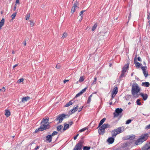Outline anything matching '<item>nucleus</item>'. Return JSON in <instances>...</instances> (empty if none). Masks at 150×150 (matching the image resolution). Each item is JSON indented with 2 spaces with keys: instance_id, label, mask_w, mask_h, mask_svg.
I'll return each instance as SVG.
<instances>
[{
  "instance_id": "57",
  "label": "nucleus",
  "mask_w": 150,
  "mask_h": 150,
  "mask_svg": "<svg viewBox=\"0 0 150 150\" xmlns=\"http://www.w3.org/2000/svg\"><path fill=\"white\" fill-rule=\"evenodd\" d=\"M69 123L70 125H71L73 124V122L72 121H71L69 122Z\"/></svg>"
},
{
  "instance_id": "31",
  "label": "nucleus",
  "mask_w": 150,
  "mask_h": 150,
  "mask_svg": "<svg viewBox=\"0 0 150 150\" xmlns=\"http://www.w3.org/2000/svg\"><path fill=\"white\" fill-rule=\"evenodd\" d=\"M91 148L90 146H84L83 147V150H89Z\"/></svg>"
},
{
  "instance_id": "17",
  "label": "nucleus",
  "mask_w": 150,
  "mask_h": 150,
  "mask_svg": "<svg viewBox=\"0 0 150 150\" xmlns=\"http://www.w3.org/2000/svg\"><path fill=\"white\" fill-rule=\"evenodd\" d=\"M79 109L78 106H77L76 107H74L73 109H71V113L70 114H72L73 113H74L76 111L78 110Z\"/></svg>"
},
{
  "instance_id": "8",
  "label": "nucleus",
  "mask_w": 150,
  "mask_h": 150,
  "mask_svg": "<svg viewBox=\"0 0 150 150\" xmlns=\"http://www.w3.org/2000/svg\"><path fill=\"white\" fill-rule=\"evenodd\" d=\"M123 109L121 108H117L115 110V112L113 113L114 117H116L118 116L120 118L123 115L122 112Z\"/></svg>"
},
{
  "instance_id": "64",
  "label": "nucleus",
  "mask_w": 150,
  "mask_h": 150,
  "mask_svg": "<svg viewBox=\"0 0 150 150\" xmlns=\"http://www.w3.org/2000/svg\"><path fill=\"white\" fill-rule=\"evenodd\" d=\"M134 72H132L131 74V76H132L133 75V74H134Z\"/></svg>"
},
{
  "instance_id": "16",
  "label": "nucleus",
  "mask_w": 150,
  "mask_h": 150,
  "mask_svg": "<svg viewBox=\"0 0 150 150\" xmlns=\"http://www.w3.org/2000/svg\"><path fill=\"white\" fill-rule=\"evenodd\" d=\"M114 130L116 133H117V134L122 132V131L121 129V127H118L116 129H114Z\"/></svg>"
},
{
  "instance_id": "54",
  "label": "nucleus",
  "mask_w": 150,
  "mask_h": 150,
  "mask_svg": "<svg viewBox=\"0 0 150 150\" xmlns=\"http://www.w3.org/2000/svg\"><path fill=\"white\" fill-rule=\"evenodd\" d=\"M16 4H20L19 1V0H16Z\"/></svg>"
},
{
  "instance_id": "50",
  "label": "nucleus",
  "mask_w": 150,
  "mask_h": 150,
  "mask_svg": "<svg viewBox=\"0 0 150 150\" xmlns=\"http://www.w3.org/2000/svg\"><path fill=\"white\" fill-rule=\"evenodd\" d=\"M83 107V106H82L81 107H80L79 108V111H78L79 112H80L82 110Z\"/></svg>"
},
{
  "instance_id": "35",
  "label": "nucleus",
  "mask_w": 150,
  "mask_h": 150,
  "mask_svg": "<svg viewBox=\"0 0 150 150\" xmlns=\"http://www.w3.org/2000/svg\"><path fill=\"white\" fill-rule=\"evenodd\" d=\"M135 66L137 68H139L141 66V64L139 62H137L135 64Z\"/></svg>"
},
{
  "instance_id": "34",
  "label": "nucleus",
  "mask_w": 150,
  "mask_h": 150,
  "mask_svg": "<svg viewBox=\"0 0 150 150\" xmlns=\"http://www.w3.org/2000/svg\"><path fill=\"white\" fill-rule=\"evenodd\" d=\"M84 78H83V77L81 76L80 77L79 81V82L81 83L83 82L84 81Z\"/></svg>"
},
{
  "instance_id": "24",
  "label": "nucleus",
  "mask_w": 150,
  "mask_h": 150,
  "mask_svg": "<svg viewBox=\"0 0 150 150\" xmlns=\"http://www.w3.org/2000/svg\"><path fill=\"white\" fill-rule=\"evenodd\" d=\"M69 128V124H64V126L63 129V132L67 129Z\"/></svg>"
},
{
  "instance_id": "20",
  "label": "nucleus",
  "mask_w": 150,
  "mask_h": 150,
  "mask_svg": "<svg viewBox=\"0 0 150 150\" xmlns=\"http://www.w3.org/2000/svg\"><path fill=\"white\" fill-rule=\"evenodd\" d=\"M30 97L29 96H26L23 97L21 100V101L23 102H25L29 99Z\"/></svg>"
},
{
  "instance_id": "32",
  "label": "nucleus",
  "mask_w": 150,
  "mask_h": 150,
  "mask_svg": "<svg viewBox=\"0 0 150 150\" xmlns=\"http://www.w3.org/2000/svg\"><path fill=\"white\" fill-rule=\"evenodd\" d=\"M58 133V132L57 131H54L52 134H50V135H51V137H52L54 136L55 135H56Z\"/></svg>"
},
{
  "instance_id": "52",
  "label": "nucleus",
  "mask_w": 150,
  "mask_h": 150,
  "mask_svg": "<svg viewBox=\"0 0 150 150\" xmlns=\"http://www.w3.org/2000/svg\"><path fill=\"white\" fill-rule=\"evenodd\" d=\"M1 89H2V91L3 92H5L6 91V89L4 87H3Z\"/></svg>"
},
{
  "instance_id": "5",
  "label": "nucleus",
  "mask_w": 150,
  "mask_h": 150,
  "mask_svg": "<svg viewBox=\"0 0 150 150\" xmlns=\"http://www.w3.org/2000/svg\"><path fill=\"white\" fill-rule=\"evenodd\" d=\"M129 63H128L125 64L122 68L121 71V74L119 77V79L120 80H122V78L125 77L127 74L126 72L128 70L129 68Z\"/></svg>"
},
{
  "instance_id": "11",
  "label": "nucleus",
  "mask_w": 150,
  "mask_h": 150,
  "mask_svg": "<svg viewBox=\"0 0 150 150\" xmlns=\"http://www.w3.org/2000/svg\"><path fill=\"white\" fill-rule=\"evenodd\" d=\"M49 118L48 117H47V118L45 119L43 118L41 122V125H46L48 122L49 121Z\"/></svg>"
},
{
  "instance_id": "14",
  "label": "nucleus",
  "mask_w": 150,
  "mask_h": 150,
  "mask_svg": "<svg viewBox=\"0 0 150 150\" xmlns=\"http://www.w3.org/2000/svg\"><path fill=\"white\" fill-rule=\"evenodd\" d=\"M46 141L50 143L52 142V137H51V135H48L46 136Z\"/></svg>"
},
{
  "instance_id": "26",
  "label": "nucleus",
  "mask_w": 150,
  "mask_h": 150,
  "mask_svg": "<svg viewBox=\"0 0 150 150\" xmlns=\"http://www.w3.org/2000/svg\"><path fill=\"white\" fill-rule=\"evenodd\" d=\"M72 100H71L69 101L68 103H67L64 106V107H68L69 106L72 105L73 104L72 102Z\"/></svg>"
},
{
  "instance_id": "27",
  "label": "nucleus",
  "mask_w": 150,
  "mask_h": 150,
  "mask_svg": "<svg viewBox=\"0 0 150 150\" xmlns=\"http://www.w3.org/2000/svg\"><path fill=\"white\" fill-rule=\"evenodd\" d=\"M92 94L90 95L88 98V99L87 100V104L89 103L91 101V97H92Z\"/></svg>"
},
{
  "instance_id": "45",
  "label": "nucleus",
  "mask_w": 150,
  "mask_h": 150,
  "mask_svg": "<svg viewBox=\"0 0 150 150\" xmlns=\"http://www.w3.org/2000/svg\"><path fill=\"white\" fill-rule=\"evenodd\" d=\"M147 18L149 20L150 19V13H149L148 11L147 13Z\"/></svg>"
},
{
  "instance_id": "49",
  "label": "nucleus",
  "mask_w": 150,
  "mask_h": 150,
  "mask_svg": "<svg viewBox=\"0 0 150 150\" xmlns=\"http://www.w3.org/2000/svg\"><path fill=\"white\" fill-rule=\"evenodd\" d=\"M150 129V124L148 125H147L146 127V129Z\"/></svg>"
},
{
  "instance_id": "4",
  "label": "nucleus",
  "mask_w": 150,
  "mask_h": 150,
  "mask_svg": "<svg viewBox=\"0 0 150 150\" xmlns=\"http://www.w3.org/2000/svg\"><path fill=\"white\" fill-rule=\"evenodd\" d=\"M70 115V114H65L64 113L59 114L56 117V118L54 120V121H58V123H61L64 119L68 118Z\"/></svg>"
},
{
  "instance_id": "23",
  "label": "nucleus",
  "mask_w": 150,
  "mask_h": 150,
  "mask_svg": "<svg viewBox=\"0 0 150 150\" xmlns=\"http://www.w3.org/2000/svg\"><path fill=\"white\" fill-rule=\"evenodd\" d=\"M76 7L78 8V7L76 6V4H74V6H73L72 7V9H71V12L72 13H73L74 12Z\"/></svg>"
},
{
  "instance_id": "18",
  "label": "nucleus",
  "mask_w": 150,
  "mask_h": 150,
  "mask_svg": "<svg viewBox=\"0 0 150 150\" xmlns=\"http://www.w3.org/2000/svg\"><path fill=\"white\" fill-rule=\"evenodd\" d=\"M106 119V118L104 117V118H103L100 121L99 124L98 126V127H97V128L100 127L101 126V125H102V124H103V123L104 122L105 120Z\"/></svg>"
},
{
  "instance_id": "29",
  "label": "nucleus",
  "mask_w": 150,
  "mask_h": 150,
  "mask_svg": "<svg viewBox=\"0 0 150 150\" xmlns=\"http://www.w3.org/2000/svg\"><path fill=\"white\" fill-rule=\"evenodd\" d=\"M63 126H62V125H59L57 127V130L58 131H60L62 129V128H63Z\"/></svg>"
},
{
  "instance_id": "3",
  "label": "nucleus",
  "mask_w": 150,
  "mask_h": 150,
  "mask_svg": "<svg viewBox=\"0 0 150 150\" xmlns=\"http://www.w3.org/2000/svg\"><path fill=\"white\" fill-rule=\"evenodd\" d=\"M148 134H144L141 135L140 137L136 140L134 144L137 146L140 144L144 141H146L148 138Z\"/></svg>"
},
{
  "instance_id": "41",
  "label": "nucleus",
  "mask_w": 150,
  "mask_h": 150,
  "mask_svg": "<svg viewBox=\"0 0 150 150\" xmlns=\"http://www.w3.org/2000/svg\"><path fill=\"white\" fill-rule=\"evenodd\" d=\"M143 74L145 77H146L148 75V73L147 71H144V72H143Z\"/></svg>"
},
{
  "instance_id": "1",
  "label": "nucleus",
  "mask_w": 150,
  "mask_h": 150,
  "mask_svg": "<svg viewBox=\"0 0 150 150\" xmlns=\"http://www.w3.org/2000/svg\"><path fill=\"white\" fill-rule=\"evenodd\" d=\"M135 136L134 134L128 135L125 136L123 137L124 140H127L129 139V141L127 142L122 143L121 146V147L123 149H124L127 146H129L134 141V139H135Z\"/></svg>"
},
{
  "instance_id": "9",
  "label": "nucleus",
  "mask_w": 150,
  "mask_h": 150,
  "mask_svg": "<svg viewBox=\"0 0 150 150\" xmlns=\"http://www.w3.org/2000/svg\"><path fill=\"white\" fill-rule=\"evenodd\" d=\"M83 141L80 140L76 145L73 150H81Z\"/></svg>"
},
{
  "instance_id": "15",
  "label": "nucleus",
  "mask_w": 150,
  "mask_h": 150,
  "mask_svg": "<svg viewBox=\"0 0 150 150\" xmlns=\"http://www.w3.org/2000/svg\"><path fill=\"white\" fill-rule=\"evenodd\" d=\"M114 137H109L107 139V141L109 144H112L113 143L114 141Z\"/></svg>"
},
{
  "instance_id": "43",
  "label": "nucleus",
  "mask_w": 150,
  "mask_h": 150,
  "mask_svg": "<svg viewBox=\"0 0 150 150\" xmlns=\"http://www.w3.org/2000/svg\"><path fill=\"white\" fill-rule=\"evenodd\" d=\"M147 67L146 66L145 67H141V69H142L143 72H144V71H145L146 69H147Z\"/></svg>"
},
{
  "instance_id": "22",
  "label": "nucleus",
  "mask_w": 150,
  "mask_h": 150,
  "mask_svg": "<svg viewBox=\"0 0 150 150\" xmlns=\"http://www.w3.org/2000/svg\"><path fill=\"white\" fill-rule=\"evenodd\" d=\"M150 85V83L149 82H143L142 84V86H144L145 87H149Z\"/></svg>"
},
{
  "instance_id": "36",
  "label": "nucleus",
  "mask_w": 150,
  "mask_h": 150,
  "mask_svg": "<svg viewBox=\"0 0 150 150\" xmlns=\"http://www.w3.org/2000/svg\"><path fill=\"white\" fill-rule=\"evenodd\" d=\"M16 12H15L11 15V17L12 19H13L15 18L16 16Z\"/></svg>"
},
{
  "instance_id": "55",
  "label": "nucleus",
  "mask_w": 150,
  "mask_h": 150,
  "mask_svg": "<svg viewBox=\"0 0 150 150\" xmlns=\"http://www.w3.org/2000/svg\"><path fill=\"white\" fill-rule=\"evenodd\" d=\"M16 6H17V5L16 4L14 5V8H13V11H15L16 10Z\"/></svg>"
},
{
  "instance_id": "2",
  "label": "nucleus",
  "mask_w": 150,
  "mask_h": 150,
  "mask_svg": "<svg viewBox=\"0 0 150 150\" xmlns=\"http://www.w3.org/2000/svg\"><path fill=\"white\" fill-rule=\"evenodd\" d=\"M140 88L138 84L136 83H133L132 87L131 93L132 96L135 98L139 97L138 93L140 91Z\"/></svg>"
},
{
  "instance_id": "62",
  "label": "nucleus",
  "mask_w": 150,
  "mask_h": 150,
  "mask_svg": "<svg viewBox=\"0 0 150 150\" xmlns=\"http://www.w3.org/2000/svg\"><path fill=\"white\" fill-rule=\"evenodd\" d=\"M135 79H136L138 81H139V80H140L137 77H135Z\"/></svg>"
},
{
  "instance_id": "21",
  "label": "nucleus",
  "mask_w": 150,
  "mask_h": 150,
  "mask_svg": "<svg viewBox=\"0 0 150 150\" xmlns=\"http://www.w3.org/2000/svg\"><path fill=\"white\" fill-rule=\"evenodd\" d=\"M118 91V90L117 87V86H116L114 87L112 93L115 95H116Z\"/></svg>"
},
{
  "instance_id": "51",
  "label": "nucleus",
  "mask_w": 150,
  "mask_h": 150,
  "mask_svg": "<svg viewBox=\"0 0 150 150\" xmlns=\"http://www.w3.org/2000/svg\"><path fill=\"white\" fill-rule=\"evenodd\" d=\"M111 94H112L111 98H113L116 95H115V94H114L112 93Z\"/></svg>"
},
{
  "instance_id": "40",
  "label": "nucleus",
  "mask_w": 150,
  "mask_h": 150,
  "mask_svg": "<svg viewBox=\"0 0 150 150\" xmlns=\"http://www.w3.org/2000/svg\"><path fill=\"white\" fill-rule=\"evenodd\" d=\"M85 11V10H83L81 11L79 13V15L81 16V17H82L83 16V13Z\"/></svg>"
},
{
  "instance_id": "46",
  "label": "nucleus",
  "mask_w": 150,
  "mask_h": 150,
  "mask_svg": "<svg viewBox=\"0 0 150 150\" xmlns=\"http://www.w3.org/2000/svg\"><path fill=\"white\" fill-rule=\"evenodd\" d=\"M23 80H24L23 79L21 78V79H19L18 80V82L20 83L23 82Z\"/></svg>"
},
{
  "instance_id": "63",
  "label": "nucleus",
  "mask_w": 150,
  "mask_h": 150,
  "mask_svg": "<svg viewBox=\"0 0 150 150\" xmlns=\"http://www.w3.org/2000/svg\"><path fill=\"white\" fill-rule=\"evenodd\" d=\"M134 62L135 63H136L137 62V60H136V59H135H135H134Z\"/></svg>"
},
{
  "instance_id": "59",
  "label": "nucleus",
  "mask_w": 150,
  "mask_h": 150,
  "mask_svg": "<svg viewBox=\"0 0 150 150\" xmlns=\"http://www.w3.org/2000/svg\"><path fill=\"white\" fill-rule=\"evenodd\" d=\"M69 81V80H67L65 79L64 81V83H65L66 82L68 81Z\"/></svg>"
},
{
  "instance_id": "6",
  "label": "nucleus",
  "mask_w": 150,
  "mask_h": 150,
  "mask_svg": "<svg viewBox=\"0 0 150 150\" xmlns=\"http://www.w3.org/2000/svg\"><path fill=\"white\" fill-rule=\"evenodd\" d=\"M111 127V126L108 124H104L100 127L98 130V132L99 134L103 135L105 132V129Z\"/></svg>"
},
{
  "instance_id": "12",
  "label": "nucleus",
  "mask_w": 150,
  "mask_h": 150,
  "mask_svg": "<svg viewBox=\"0 0 150 150\" xmlns=\"http://www.w3.org/2000/svg\"><path fill=\"white\" fill-rule=\"evenodd\" d=\"M87 88L86 87L83 89L81 91H80L79 93H78L76 95L75 97L76 98L81 95L82 94H83L84 92H85L86 91Z\"/></svg>"
},
{
  "instance_id": "47",
  "label": "nucleus",
  "mask_w": 150,
  "mask_h": 150,
  "mask_svg": "<svg viewBox=\"0 0 150 150\" xmlns=\"http://www.w3.org/2000/svg\"><path fill=\"white\" fill-rule=\"evenodd\" d=\"M30 25L31 26H33L34 25V23L31 21H30Z\"/></svg>"
},
{
  "instance_id": "39",
  "label": "nucleus",
  "mask_w": 150,
  "mask_h": 150,
  "mask_svg": "<svg viewBox=\"0 0 150 150\" xmlns=\"http://www.w3.org/2000/svg\"><path fill=\"white\" fill-rule=\"evenodd\" d=\"M97 80V78L96 77H95L94 78V79L92 83V84H95L96 83V81Z\"/></svg>"
},
{
  "instance_id": "33",
  "label": "nucleus",
  "mask_w": 150,
  "mask_h": 150,
  "mask_svg": "<svg viewBox=\"0 0 150 150\" xmlns=\"http://www.w3.org/2000/svg\"><path fill=\"white\" fill-rule=\"evenodd\" d=\"M87 129H88V128H87L86 127H85L81 129L80 130H79V132H81L84 131L85 130H86Z\"/></svg>"
},
{
  "instance_id": "37",
  "label": "nucleus",
  "mask_w": 150,
  "mask_h": 150,
  "mask_svg": "<svg viewBox=\"0 0 150 150\" xmlns=\"http://www.w3.org/2000/svg\"><path fill=\"white\" fill-rule=\"evenodd\" d=\"M140 100L139 99H138L136 101V103L137 105H141V103L140 102Z\"/></svg>"
},
{
  "instance_id": "10",
  "label": "nucleus",
  "mask_w": 150,
  "mask_h": 150,
  "mask_svg": "<svg viewBox=\"0 0 150 150\" xmlns=\"http://www.w3.org/2000/svg\"><path fill=\"white\" fill-rule=\"evenodd\" d=\"M140 150H150V142L144 145Z\"/></svg>"
},
{
  "instance_id": "48",
  "label": "nucleus",
  "mask_w": 150,
  "mask_h": 150,
  "mask_svg": "<svg viewBox=\"0 0 150 150\" xmlns=\"http://www.w3.org/2000/svg\"><path fill=\"white\" fill-rule=\"evenodd\" d=\"M79 134H77L74 137V140H75L76 139H77L78 136H79Z\"/></svg>"
},
{
  "instance_id": "7",
  "label": "nucleus",
  "mask_w": 150,
  "mask_h": 150,
  "mask_svg": "<svg viewBox=\"0 0 150 150\" xmlns=\"http://www.w3.org/2000/svg\"><path fill=\"white\" fill-rule=\"evenodd\" d=\"M50 127V125L49 124L46 125H42L38 128L36 129L35 132V133L38 132L39 131H42L47 129H49Z\"/></svg>"
},
{
  "instance_id": "60",
  "label": "nucleus",
  "mask_w": 150,
  "mask_h": 150,
  "mask_svg": "<svg viewBox=\"0 0 150 150\" xmlns=\"http://www.w3.org/2000/svg\"><path fill=\"white\" fill-rule=\"evenodd\" d=\"M29 17H30L29 16H27L26 18L25 19L26 20H28L29 18Z\"/></svg>"
},
{
  "instance_id": "42",
  "label": "nucleus",
  "mask_w": 150,
  "mask_h": 150,
  "mask_svg": "<svg viewBox=\"0 0 150 150\" xmlns=\"http://www.w3.org/2000/svg\"><path fill=\"white\" fill-rule=\"evenodd\" d=\"M67 36V34L65 33H64L63 34V36L62 37V38H66Z\"/></svg>"
},
{
  "instance_id": "25",
  "label": "nucleus",
  "mask_w": 150,
  "mask_h": 150,
  "mask_svg": "<svg viewBox=\"0 0 150 150\" xmlns=\"http://www.w3.org/2000/svg\"><path fill=\"white\" fill-rule=\"evenodd\" d=\"M111 134L112 137L114 138L115 137L116 135L117 134V133H116L114 130L112 131Z\"/></svg>"
},
{
  "instance_id": "30",
  "label": "nucleus",
  "mask_w": 150,
  "mask_h": 150,
  "mask_svg": "<svg viewBox=\"0 0 150 150\" xmlns=\"http://www.w3.org/2000/svg\"><path fill=\"white\" fill-rule=\"evenodd\" d=\"M4 19L2 18L0 22V26L2 27L4 24Z\"/></svg>"
},
{
  "instance_id": "61",
  "label": "nucleus",
  "mask_w": 150,
  "mask_h": 150,
  "mask_svg": "<svg viewBox=\"0 0 150 150\" xmlns=\"http://www.w3.org/2000/svg\"><path fill=\"white\" fill-rule=\"evenodd\" d=\"M18 65V64H16L13 66V68H14L15 67H17Z\"/></svg>"
},
{
  "instance_id": "13",
  "label": "nucleus",
  "mask_w": 150,
  "mask_h": 150,
  "mask_svg": "<svg viewBox=\"0 0 150 150\" xmlns=\"http://www.w3.org/2000/svg\"><path fill=\"white\" fill-rule=\"evenodd\" d=\"M140 95L142 97L143 99L144 100H146L148 97V95L146 94H144L141 93H140Z\"/></svg>"
},
{
  "instance_id": "28",
  "label": "nucleus",
  "mask_w": 150,
  "mask_h": 150,
  "mask_svg": "<svg viewBox=\"0 0 150 150\" xmlns=\"http://www.w3.org/2000/svg\"><path fill=\"white\" fill-rule=\"evenodd\" d=\"M98 25V24L97 23H96L94 24V25L93 26L92 28V30L93 31L95 30L96 28L97 27Z\"/></svg>"
},
{
  "instance_id": "58",
  "label": "nucleus",
  "mask_w": 150,
  "mask_h": 150,
  "mask_svg": "<svg viewBox=\"0 0 150 150\" xmlns=\"http://www.w3.org/2000/svg\"><path fill=\"white\" fill-rule=\"evenodd\" d=\"M131 12H130L129 16H128L129 20L130 19L131 17Z\"/></svg>"
},
{
  "instance_id": "44",
  "label": "nucleus",
  "mask_w": 150,
  "mask_h": 150,
  "mask_svg": "<svg viewBox=\"0 0 150 150\" xmlns=\"http://www.w3.org/2000/svg\"><path fill=\"white\" fill-rule=\"evenodd\" d=\"M61 65L59 64H57L55 68L57 69H59L61 67Z\"/></svg>"
},
{
  "instance_id": "53",
  "label": "nucleus",
  "mask_w": 150,
  "mask_h": 150,
  "mask_svg": "<svg viewBox=\"0 0 150 150\" xmlns=\"http://www.w3.org/2000/svg\"><path fill=\"white\" fill-rule=\"evenodd\" d=\"M137 60L139 62H141V59L140 57H138Z\"/></svg>"
},
{
  "instance_id": "38",
  "label": "nucleus",
  "mask_w": 150,
  "mask_h": 150,
  "mask_svg": "<svg viewBox=\"0 0 150 150\" xmlns=\"http://www.w3.org/2000/svg\"><path fill=\"white\" fill-rule=\"evenodd\" d=\"M132 121V120L130 119H128L126 122L125 124L126 125H128Z\"/></svg>"
},
{
  "instance_id": "56",
  "label": "nucleus",
  "mask_w": 150,
  "mask_h": 150,
  "mask_svg": "<svg viewBox=\"0 0 150 150\" xmlns=\"http://www.w3.org/2000/svg\"><path fill=\"white\" fill-rule=\"evenodd\" d=\"M40 148V147L38 146H37L34 149V150H37L38 149Z\"/></svg>"
},
{
  "instance_id": "19",
  "label": "nucleus",
  "mask_w": 150,
  "mask_h": 150,
  "mask_svg": "<svg viewBox=\"0 0 150 150\" xmlns=\"http://www.w3.org/2000/svg\"><path fill=\"white\" fill-rule=\"evenodd\" d=\"M11 114L10 112L8 110L6 109L5 110V115L7 117L10 115Z\"/></svg>"
}]
</instances>
